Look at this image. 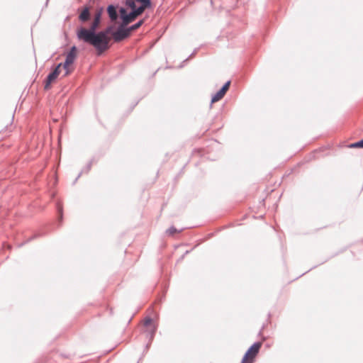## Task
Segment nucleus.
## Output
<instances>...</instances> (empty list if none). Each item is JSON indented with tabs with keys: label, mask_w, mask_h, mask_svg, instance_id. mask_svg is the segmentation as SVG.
Returning <instances> with one entry per match:
<instances>
[{
	"label": "nucleus",
	"mask_w": 363,
	"mask_h": 363,
	"mask_svg": "<svg viewBox=\"0 0 363 363\" xmlns=\"http://www.w3.org/2000/svg\"><path fill=\"white\" fill-rule=\"evenodd\" d=\"M145 21V18H143L139 20L137 23H135L138 25V28L143 25Z\"/></svg>",
	"instance_id": "20"
},
{
	"label": "nucleus",
	"mask_w": 363,
	"mask_h": 363,
	"mask_svg": "<svg viewBox=\"0 0 363 363\" xmlns=\"http://www.w3.org/2000/svg\"><path fill=\"white\" fill-rule=\"evenodd\" d=\"M127 28H128V30L130 33V34H131V32L138 29V25L136 23H134V24H133V25H131L130 26H127Z\"/></svg>",
	"instance_id": "15"
},
{
	"label": "nucleus",
	"mask_w": 363,
	"mask_h": 363,
	"mask_svg": "<svg viewBox=\"0 0 363 363\" xmlns=\"http://www.w3.org/2000/svg\"><path fill=\"white\" fill-rule=\"evenodd\" d=\"M92 163H93V160H90L88 162V164L86 165V167L79 172V174H78V176L77 177V178L75 179V180L74 182V184H75V182L81 177L82 173H88L91 170Z\"/></svg>",
	"instance_id": "10"
},
{
	"label": "nucleus",
	"mask_w": 363,
	"mask_h": 363,
	"mask_svg": "<svg viewBox=\"0 0 363 363\" xmlns=\"http://www.w3.org/2000/svg\"><path fill=\"white\" fill-rule=\"evenodd\" d=\"M125 6L130 9L129 12L127 11L124 7H120L118 9L121 23L128 26L129 23L133 22L138 16L142 14L136 9V4L132 1H125Z\"/></svg>",
	"instance_id": "3"
},
{
	"label": "nucleus",
	"mask_w": 363,
	"mask_h": 363,
	"mask_svg": "<svg viewBox=\"0 0 363 363\" xmlns=\"http://www.w3.org/2000/svg\"><path fill=\"white\" fill-rule=\"evenodd\" d=\"M240 363H251V362L247 361L246 359H245V358L242 357V361H241Z\"/></svg>",
	"instance_id": "26"
},
{
	"label": "nucleus",
	"mask_w": 363,
	"mask_h": 363,
	"mask_svg": "<svg viewBox=\"0 0 363 363\" xmlns=\"http://www.w3.org/2000/svg\"><path fill=\"white\" fill-rule=\"evenodd\" d=\"M262 345V342H254L246 351L245 353L243 358L246 359L251 363H253L255 361V358L259 352V350Z\"/></svg>",
	"instance_id": "4"
},
{
	"label": "nucleus",
	"mask_w": 363,
	"mask_h": 363,
	"mask_svg": "<svg viewBox=\"0 0 363 363\" xmlns=\"http://www.w3.org/2000/svg\"><path fill=\"white\" fill-rule=\"evenodd\" d=\"M113 26H108L104 30L97 31L85 43L93 46L97 52L98 55H101L103 52L107 50L109 45L108 34L115 32Z\"/></svg>",
	"instance_id": "1"
},
{
	"label": "nucleus",
	"mask_w": 363,
	"mask_h": 363,
	"mask_svg": "<svg viewBox=\"0 0 363 363\" xmlns=\"http://www.w3.org/2000/svg\"><path fill=\"white\" fill-rule=\"evenodd\" d=\"M240 363H251V362L247 361L246 359H245V358L242 357V361H241Z\"/></svg>",
	"instance_id": "27"
},
{
	"label": "nucleus",
	"mask_w": 363,
	"mask_h": 363,
	"mask_svg": "<svg viewBox=\"0 0 363 363\" xmlns=\"http://www.w3.org/2000/svg\"><path fill=\"white\" fill-rule=\"evenodd\" d=\"M62 63H59L54 69L48 74L44 80V89L48 90L51 87V84L57 78L61 72Z\"/></svg>",
	"instance_id": "5"
},
{
	"label": "nucleus",
	"mask_w": 363,
	"mask_h": 363,
	"mask_svg": "<svg viewBox=\"0 0 363 363\" xmlns=\"http://www.w3.org/2000/svg\"><path fill=\"white\" fill-rule=\"evenodd\" d=\"M70 72H71V71L69 70V68L67 69H65V73L64 76L69 75L70 74Z\"/></svg>",
	"instance_id": "23"
},
{
	"label": "nucleus",
	"mask_w": 363,
	"mask_h": 363,
	"mask_svg": "<svg viewBox=\"0 0 363 363\" xmlns=\"http://www.w3.org/2000/svg\"><path fill=\"white\" fill-rule=\"evenodd\" d=\"M224 96L221 94L218 91L212 96L211 104L220 101Z\"/></svg>",
	"instance_id": "13"
},
{
	"label": "nucleus",
	"mask_w": 363,
	"mask_h": 363,
	"mask_svg": "<svg viewBox=\"0 0 363 363\" xmlns=\"http://www.w3.org/2000/svg\"><path fill=\"white\" fill-rule=\"evenodd\" d=\"M240 363H251V362L247 361L246 359H245V358L242 357V361H241Z\"/></svg>",
	"instance_id": "25"
},
{
	"label": "nucleus",
	"mask_w": 363,
	"mask_h": 363,
	"mask_svg": "<svg viewBox=\"0 0 363 363\" xmlns=\"http://www.w3.org/2000/svg\"><path fill=\"white\" fill-rule=\"evenodd\" d=\"M156 327L155 326H153V328L150 330V338L152 339L155 334V332H156Z\"/></svg>",
	"instance_id": "18"
},
{
	"label": "nucleus",
	"mask_w": 363,
	"mask_h": 363,
	"mask_svg": "<svg viewBox=\"0 0 363 363\" xmlns=\"http://www.w3.org/2000/svg\"><path fill=\"white\" fill-rule=\"evenodd\" d=\"M218 91H219L221 94H223V96H225V94H226V92H227L225 90H224V89H222V88H220V89L218 90Z\"/></svg>",
	"instance_id": "22"
},
{
	"label": "nucleus",
	"mask_w": 363,
	"mask_h": 363,
	"mask_svg": "<svg viewBox=\"0 0 363 363\" xmlns=\"http://www.w3.org/2000/svg\"><path fill=\"white\" fill-rule=\"evenodd\" d=\"M77 54V48L75 45H73L70 48L69 52L66 55L65 61L67 62H70L71 64H73Z\"/></svg>",
	"instance_id": "9"
},
{
	"label": "nucleus",
	"mask_w": 363,
	"mask_h": 363,
	"mask_svg": "<svg viewBox=\"0 0 363 363\" xmlns=\"http://www.w3.org/2000/svg\"><path fill=\"white\" fill-rule=\"evenodd\" d=\"M196 52V50H194V52L186 59L184 60L182 63H185L189 59L191 58Z\"/></svg>",
	"instance_id": "21"
},
{
	"label": "nucleus",
	"mask_w": 363,
	"mask_h": 363,
	"mask_svg": "<svg viewBox=\"0 0 363 363\" xmlns=\"http://www.w3.org/2000/svg\"><path fill=\"white\" fill-rule=\"evenodd\" d=\"M103 12V7L98 8L95 12L94 21L89 28H84L83 26L77 28L76 34L77 38L79 41L85 43L93 35H94L100 26Z\"/></svg>",
	"instance_id": "2"
},
{
	"label": "nucleus",
	"mask_w": 363,
	"mask_h": 363,
	"mask_svg": "<svg viewBox=\"0 0 363 363\" xmlns=\"http://www.w3.org/2000/svg\"><path fill=\"white\" fill-rule=\"evenodd\" d=\"M38 236H39L38 235H35L33 237H30L26 242H29L30 240H32L33 239H34L35 238H37Z\"/></svg>",
	"instance_id": "24"
},
{
	"label": "nucleus",
	"mask_w": 363,
	"mask_h": 363,
	"mask_svg": "<svg viewBox=\"0 0 363 363\" xmlns=\"http://www.w3.org/2000/svg\"><path fill=\"white\" fill-rule=\"evenodd\" d=\"M152 323V318L147 316L145 318V320H144V325L147 327L149 325H150Z\"/></svg>",
	"instance_id": "16"
},
{
	"label": "nucleus",
	"mask_w": 363,
	"mask_h": 363,
	"mask_svg": "<svg viewBox=\"0 0 363 363\" xmlns=\"http://www.w3.org/2000/svg\"><path fill=\"white\" fill-rule=\"evenodd\" d=\"M264 325H263V326H262V329L260 330V331H259V335L262 333V330L264 329Z\"/></svg>",
	"instance_id": "28"
},
{
	"label": "nucleus",
	"mask_w": 363,
	"mask_h": 363,
	"mask_svg": "<svg viewBox=\"0 0 363 363\" xmlns=\"http://www.w3.org/2000/svg\"><path fill=\"white\" fill-rule=\"evenodd\" d=\"M118 6L110 4L107 6L106 11L111 21H116L118 18Z\"/></svg>",
	"instance_id": "8"
},
{
	"label": "nucleus",
	"mask_w": 363,
	"mask_h": 363,
	"mask_svg": "<svg viewBox=\"0 0 363 363\" xmlns=\"http://www.w3.org/2000/svg\"><path fill=\"white\" fill-rule=\"evenodd\" d=\"M72 64L70 62H67V61L65 60L64 63H62V66L63 67V68L65 69H67L69 68V66L71 65Z\"/></svg>",
	"instance_id": "19"
},
{
	"label": "nucleus",
	"mask_w": 363,
	"mask_h": 363,
	"mask_svg": "<svg viewBox=\"0 0 363 363\" xmlns=\"http://www.w3.org/2000/svg\"><path fill=\"white\" fill-rule=\"evenodd\" d=\"M348 147L350 148H363V138L355 143L350 144Z\"/></svg>",
	"instance_id": "12"
},
{
	"label": "nucleus",
	"mask_w": 363,
	"mask_h": 363,
	"mask_svg": "<svg viewBox=\"0 0 363 363\" xmlns=\"http://www.w3.org/2000/svg\"><path fill=\"white\" fill-rule=\"evenodd\" d=\"M230 83L231 82L230 80L227 81L223 86H222V89H224V90H225L226 91H228V90L230 88Z\"/></svg>",
	"instance_id": "17"
},
{
	"label": "nucleus",
	"mask_w": 363,
	"mask_h": 363,
	"mask_svg": "<svg viewBox=\"0 0 363 363\" xmlns=\"http://www.w3.org/2000/svg\"><path fill=\"white\" fill-rule=\"evenodd\" d=\"M78 11V19L82 23H86L91 19V6L89 5H84L79 8Z\"/></svg>",
	"instance_id": "7"
},
{
	"label": "nucleus",
	"mask_w": 363,
	"mask_h": 363,
	"mask_svg": "<svg viewBox=\"0 0 363 363\" xmlns=\"http://www.w3.org/2000/svg\"><path fill=\"white\" fill-rule=\"evenodd\" d=\"M182 230H178L174 226H171L166 230V233L169 235H173L174 233L177 232H181Z\"/></svg>",
	"instance_id": "14"
},
{
	"label": "nucleus",
	"mask_w": 363,
	"mask_h": 363,
	"mask_svg": "<svg viewBox=\"0 0 363 363\" xmlns=\"http://www.w3.org/2000/svg\"><path fill=\"white\" fill-rule=\"evenodd\" d=\"M56 208L58 213V221L60 223V225H61L63 220V208L60 202L57 203Z\"/></svg>",
	"instance_id": "11"
},
{
	"label": "nucleus",
	"mask_w": 363,
	"mask_h": 363,
	"mask_svg": "<svg viewBox=\"0 0 363 363\" xmlns=\"http://www.w3.org/2000/svg\"><path fill=\"white\" fill-rule=\"evenodd\" d=\"M130 35L128 30L127 26L121 23L116 30L113 33V38L115 42H121Z\"/></svg>",
	"instance_id": "6"
}]
</instances>
